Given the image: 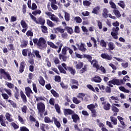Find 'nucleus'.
I'll return each mask as SVG.
<instances>
[{
	"label": "nucleus",
	"instance_id": "6",
	"mask_svg": "<svg viewBox=\"0 0 131 131\" xmlns=\"http://www.w3.org/2000/svg\"><path fill=\"white\" fill-rule=\"evenodd\" d=\"M22 54L24 57H29V58H33L34 57H35V55L34 54H33L32 53H31V49H25L22 50Z\"/></svg>",
	"mask_w": 131,
	"mask_h": 131
},
{
	"label": "nucleus",
	"instance_id": "23",
	"mask_svg": "<svg viewBox=\"0 0 131 131\" xmlns=\"http://www.w3.org/2000/svg\"><path fill=\"white\" fill-rule=\"evenodd\" d=\"M83 58H86L90 63L92 62L93 57L89 54H83Z\"/></svg>",
	"mask_w": 131,
	"mask_h": 131
},
{
	"label": "nucleus",
	"instance_id": "1",
	"mask_svg": "<svg viewBox=\"0 0 131 131\" xmlns=\"http://www.w3.org/2000/svg\"><path fill=\"white\" fill-rule=\"evenodd\" d=\"M37 109L40 117H43V113L46 112V105L42 102H39L37 104Z\"/></svg>",
	"mask_w": 131,
	"mask_h": 131
},
{
	"label": "nucleus",
	"instance_id": "44",
	"mask_svg": "<svg viewBox=\"0 0 131 131\" xmlns=\"http://www.w3.org/2000/svg\"><path fill=\"white\" fill-rule=\"evenodd\" d=\"M79 50L81 52H85V51H86V48H84V44L81 43L79 48Z\"/></svg>",
	"mask_w": 131,
	"mask_h": 131
},
{
	"label": "nucleus",
	"instance_id": "58",
	"mask_svg": "<svg viewBox=\"0 0 131 131\" xmlns=\"http://www.w3.org/2000/svg\"><path fill=\"white\" fill-rule=\"evenodd\" d=\"M8 102L10 103V104L12 106L13 108H16L17 107V104L13 101V100H8Z\"/></svg>",
	"mask_w": 131,
	"mask_h": 131
},
{
	"label": "nucleus",
	"instance_id": "37",
	"mask_svg": "<svg viewBox=\"0 0 131 131\" xmlns=\"http://www.w3.org/2000/svg\"><path fill=\"white\" fill-rule=\"evenodd\" d=\"M28 45V40H23V44L20 45V48L23 49V48H26Z\"/></svg>",
	"mask_w": 131,
	"mask_h": 131
},
{
	"label": "nucleus",
	"instance_id": "14",
	"mask_svg": "<svg viewBox=\"0 0 131 131\" xmlns=\"http://www.w3.org/2000/svg\"><path fill=\"white\" fill-rule=\"evenodd\" d=\"M25 91L26 96L28 97V98H30V97H31V94H33V92H32V90H31V89L30 88L29 86H28L25 88Z\"/></svg>",
	"mask_w": 131,
	"mask_h": 131
},
{
	"label": "nucleus",
	"instance_id": "40",
	"mask_svg": "<svg viewBox=\"0 0 131 131\" xmlns=\"http://www.w3.org/2000/svg\"><path fill=\"white\" fill-rule=\"evenodd\" d=\"M87 66H88L86 64H85L83 66V68H82L81 70H80L79 73L80 74H82L83 73H84V72H85V71L88 70Z\"/></svg>",
	"mask_w": 131,
	"mask_h": 131
},
{
	"label": "nucleus",
	"instance_id": "27",
	"mask_svg": "<svg viewBox=\"0 0 131 131\" xmlns=\"http://www.w3.org/2000/svg\"><path fill=\"white\" fill-rule=\"evenodd\" d=\"M33 53L36 56V58L37 59H41V56L39 54V51L38 50H33Z\"/></svg>",
	"mask_w": 131,
	"mask_h": 131
},
{
	"label": "nucleus",
	"instance_id": "30",
	"mask_svg": "<svg viewBox=\"0 0 131 131\" xmlns=\"http://www.w3.org/2000/svg\"><path fill=\"white\" fill-rule=\"evenodd\" d=\"M111 34L114 39H118V35L119 34L118 32H111Z\"/></svg>",
	"mask_w": 131,
	"mask_h": 131
},
{
	"label": "nucleus",
	"instance_id": "15",
	"mask_svg": "<svg viewBox=\"0 0 131 131\" xmlns=\"http://www.w3.org/2000/svg\"><path fill=\"white\" fill-rule=\"evenodd\" d=\"M101 104L103 105V109L104 110H106V111L110 110V108H111V104H110V103H106V102H102Z\"/></svg>",
	"mask_w": 131,
	"mask_h": 131
},
{
	"label": "nucleus",
	"instance_id": "31",
	"mask_svg": "<svg viewBox=\"0 0 131 131\" xmlns=\"http://www.w3.org/2000/svg\"><path fill=\"white\" fill-rule=\"evenodd\" d=\"M54 31L55 33H58V32H60V33H64V32H65V30L64 29H61L60 28L58 27L55 28Z\"/></svg>",
	"mask_w": 131,
	"mask_h": 131
},
{
	"label": "nucleus",
	"instance_id": "12",
	"mask_svg": "<svg viewBox=\"0 0 131 131\" xmlns=\"http://www.w3.org/2000/svg\"><path fill=\"white\" fill-rule=\"evenodd\" d=\"M100 57L102 59H105V60H108L109 61L112 60V56H111V55H109L107 53H102Z\"/></svg>",
	"mask_w": 131,
	"mask_h": 131
},
{
	"label": "nucleus",
	"instance_id": "33",
	"mask_svg": "<svg viewBox=\"0 0 131 131\" xmlns=\"http://www.w3.org/2000/svg\"><path fill=\"white\" fill-rule=\"evenodd\" d=\"M51 93L55 98H59L60 97V95L54 89L51 90Z\"/></svg>",
	"mask_w": 131,
	"mask_h": 131
},
{
	"label": "nucleus",
	"instance_id": "7",
	"mask_svg": "<svg viewBox=\"0 0 131 131\" xmlns=\"http://www.w3.org/2000/svg\"><path fill=\"white\" fill-rule=\"evenodd\" d=\"M70 85L71 86L72 90H77L79 83L78 80L74 79H71L70 80Z\"/></svg>",
	"mask_w": 131,
	"mask_h": 131
},
{
	"label": "nucleus",
	"instance_id": "5",
	"mask_svg": "<svg viewBox=\"0 0 131 131\" xmlns=\"http://www.w3.org/2000/svg\"><path fill=\"white\" fill-rule=\"evenodd\" d=\"M108 83L114 85H122V84H124V81L123 79L113 78L112 80L108 81Z\"/></svg>",
	"mask_w": 131,
	"mask_h": 131
},
{
	"label": "nucleus",
	"instance_id": "29",
	"mask_svg": "<svg viewBox=\"0 0 131 131\" xmlns=\"http://www.w3.org/2000/svg\"><path fill=\"white\" fill-rule=\"evenodd\" d=\"M54 108H55L56 112L58 114H61V109L60 108V105H59V104L58 103H56L54 105Z\"/></svg>",
	"mask_w": 131,
	"mask_h": 131
},
{
	"label": "nucleus",
	"instance_id": "52",
	"mask_svg": "<svg viewBox=\"0 0 131 131\" xmlns=\"http://www.w3.org/2000/svg\"><path fill=\"white\" fill-rule=\"evenodd\" d=\"M91 39L94 42V48H98V45H97V40L93 37H91Z\"/></svg>",
	"mask_w": 131,
	"mask_h": 131
},
{
	"label": "nucleus",
	"instance_id": "38",
	"mask_svg": "<svg viewBox=\"0 0 131 131\" xmlns=\"http://www.w3.org/2000/svg\"><path fill=\"white\" fill-rule=\"evenodd\" d=\"M65 29L67 30L68 33L69 34H72L73 33V29L70 27H66Z\"/></svg>",
	"mask_w": 131,
	"mask_h": 131
},
{
	"label": "nucleus",
	"instance_id": "28",
	"mask_svg": "<svg viewBox=\"0 0 131 131\" xmlns=\"http://www.w3.org/2000/svg\"><path fill=\"white\" fill-rule=\"evenodd\" d=\"M34 98L36 99V102H39V101H46V99H47L46 97L43 96H39L37 97L36 96H34Z\"/></svg>",
	"mask_w": 131,
	"mask_h": 131
},
{
	"label": "nucleus",
	"instance_id": "61",
	"mask_svg": "<svg viewBox=\"0 0 131 131\" xmlns=\"http://www.w3.org/2000/svg\"><path fill=\"white\" fill-rule=\"evenodd\" d=\"M74 32L75 33H80V28L78 26H76L74 29Z\"/></svg>",
	"mask_w": 131,
	"mask_h": 131
},
{
	"label": "nucleus",
	"instance_id": "64",
	"mask_svg": "<svg viewBox=\"0 0 131 131\" xmlns=\"http://www.w3.org/2000/svg\"><path fill=\"white\" fill-rule=\"evenodd\" d=\"M49 103L52 106H55V99L51 98L49 100Z\"/></svg>",
	"mask_w": 131,
	"mask_h": 131
},
{
	"label": "nucleus",
	"instance_id": "18",
	"mask_svg": "<svg viewBox=\"0 0 131 131\" xmlns=\"http://www.w3.org/2000/svg\"><path fill=\"white\" fill-rule=\"evenodd\" d=\"M52 119L53 120L54 124L56 125V126L58 128H60V127H61V123H60V121L58 120V119L55 117H53Z\"/></svg>",
	"mask_w": 131,
	"mask_h": 131
},
{
	"label": "nucleus",
	"instance_id": "46",
	"mask_svg": "<svg viewBox=\"0 0 131 131\" xmlns=\"http://www.w3.org/2000/svg\"><path fill=\"white\" fill-rule=\"evenodd\" d=\"M113 13L115 14L117 18H120V17H121V14H120V12L119 10H114Z\"/></svg>",
	"mask_w": 131,
	"mask_h": 131
},
{
	"label": "nucleus",
	"instance_id": "13",
	"mask_svg": "<svg viewBox=\"0 0 131 131\" xmlns=\"http://www.w3.org/2000/svg\"><path fill=\"white\" fill-rule=\"evenodd\" d=\"M19 94L20 97L21 98V100H23V102L26 104V103H27V98L26 97V95L24 94V92H23L22 90L20 91Z\"/></svg>",
	"mask_w": 131,
	"mask_h": 131
},
{
	"label": "nucleus",
	"instance_id": "16",
	"mask_svg": "<svg viewBox=\"0 0 131 131\" xmlns=\"http://www.w3.org/2000/svg\"><path fill=\"white\" fill-rule=\"evenodd\" d=\"M72 119H73V122L75 123H77V121H79L80 119L78 115L76 114H74L72 115Z\"/></svg>",
	"mask_w": 131,
	"mask_h": 131
},
{
	"label": "nucleus",
	"instance_id": "34",
	"mask_svg": "<svg viewBox=\"0 0 131 131\" xmlns=\"http://www.w3.org/2000/svg\"><path fill=\"white\" fill-rule=\"evenodd\" d=\"M48 45L52 49H57L59 48L58 46H56L53 42H48Z\"/></svg>",
	"mask_w": 131,
	"mask_h": 131
},
{
	"label": "nucleus",
	"instance_id": "39",
	"mask_svg": "<svg viewBox=\"0 0 131 131\" xmlns=\"http://www.w3.org/2000/svg\"><path fill=\"white\" fill-rule=\"evenodd\" d=\"M52 21H55L56 22H59V18L55 15V14H52L50 17Z\"/></svg>",
	"mask_w": 131,
	"mask_h": 131
},
{
	"label": "nucleus",
	"instance_id": "43",
	"mask_svg": "<svg viewBox=\"0 0 131 131\" xmlns=\"http://www.w3.org/2000/svg\"><path fill=\"white\" fill-rule=\"evenodd\" d=\"M58 69L59 70L60 73H63V74H66L67 72L61 66V65H59L58 66Z\"/></svg>",
	"mask_w": 131,
	"mask_h": 131
},
{
	"label": "nucleus",
	"instance_id": "53",
	"mask_svg": "<svg viewBox=\"0 0 131 131\" xmlns=\"http://www.w3.org/2000/svg\"><path fill=\"white\" fill-rule=\"evenodd\" d=\"M74 20L76 21V23H81V22H82V19L79 16L75 17Z\"/></svg>",
	"mask_w": 131,
	"mask_h": 131
},
{
	"label": "nucleus",
	"instance_id": "55",
	"mask_svg": "<svg viewBox=\"0 0 131 131\" xmlns=\"http://www.w3.org/2000/svg\"><path fill=\"white\" fill-rule=\"evenodd\" d=\"M9 51H15V48H14V45L11 43L7 46Z\"/></svg>",
	"mask_w": 131,
	"mask_h": 131
},
{
	"label": "nucleus",
	"instance_id": "8",
	"mask_svg": "<svg viewBox=\"0 0 131 131\" xmlns=\"http://www.w3.org/2000/svg\"><path fill=\"white\" fill-rule=\"evenodd\" d=\"M61 66L64 69L67 71H69L72 75H75V73H76V71L75 69H73V68L71 67H67V65L65 63H63L61 64Z\"/></svg>",
	"mask_w": 131,
	"mask_h": 131
},
{
	"label": "nucleus",
	"instance_id": "35",
	"mask_svg": "<svg viewBox=\"0 0 131 131\" xmlns=\"http://www.w3.org/2000/svg\"><path fill=\"white\" fill-rule=\"evenodd\" d=\"M44 121L46 123H53V122H54L53 121L51 120L49 117H45L44 118Z\"/></svg>",
	"mask_w": 131,
	"mask_h": 131
},
{
	"label": "nucleus",
	"instance_id": "63",
	"mask_svg": "<svg viewBox=\"0 0 131 131\" xmlns=\"http://www.w3.org/2000/svg\"><path fill=\"white\" fill-rule=\"evenodd\" d=\"M26 35L28 37H29V36H33V32H32L31 30H28L26 33Z\"/></svg>",
	"mask_w": 131,
	"mask_h": 131
},
{
	"label": "nucleus",
	"instance_id": "57",
	"mask_svg": "<svg viewBox=\"0 0 131 131\" xmlns=\"http://www.w3.org/2000/svg\"><path fill=\"white\" fill-rule=\"evenodd\" d=\"M112 111L113 112H119V109L115 105H113V104L112 105Z\"/></svg>",
	"mask_w": 131,
	"mask_h": 131
},
{
	"label": "nucleus",
	"instance_id": "48",
	"mask_svg": "<svg viewBox=\"0 0 131 131\" xmlns=\"http://www.w3.org/2000/svg\"><path fill=\"white\" fill-rule=\"evenodd\" d=\"M118 5L122 8V9H124L125 8V4H124V2L123 1H120L119 3H118Z\"/></svg>",
	"mask_w": 131,
	"mask_h": 131
},
{
	"label": "nucleus",
	"instance_id": "11",
	"mask_svg": "<svg viewBox=\"0 0 131 131\" xmlns=\"http://www.w3.org/2000/svg\"><path fill=\"white\" fill-rule=\"evenodd\" d=\"M25 66H26V63H25V61H23L20 63L19 69V73H23V72H24Z\"/></svg>",
	"mask_w": 131,
	"mask_h": 131
},
{
	"label": "nucleus",
	"instance_id": "62",
	"mask_svg": "<svg viewBox=\"0 0 131 131\" xmlns=\"http://www.w3.org/2000/svg\"><path fill=\"white\" fill-rule=\"evenodd\" d=\"M73 102L74 103V104H79L80 103V101L77 99V98L76 97H73Z\"/></svg>",
	"mask_w": 131,
	"mask_h": 131
},
{
	"label": "nucleus",
	"instance_id": "59",
	"mask_svg": "<svg viewBox=\"0 0 131 131\" xmlns=\"http://www.w3.org/2000/svg\"><path fill=\"white\" fill-rule=\"evenodd\" d=\"M27 110H28V108H27V106L26 105H24L21 107V111L22 112H23V113H25V114H26Z\"/></svg>",
	"mask_w": 131,
	"mask_h": 131
},
{
	"label": "nucleus",
	"instance_id": "56",
	"mask_svg": "<svg viewBox=\"0 0 131 131\" xmlns=\"http://www.w3.org/2000/svg\"><path fill=\"white\" fill-rule=\"evenodd\" d=\"M47 24L49 27H54V24L50 19L47 20Z\"/></svg>",
	"mask_w": 131,
	"mask_h": 131
},
{
	"label": "nucleus",
	"instance_id": "25",
	"mask_svg": "<svg viewBox=\"0 0 131 131\" xmlns=\"http://www.w3.org/2000/svg\"><path fill=\"white\" fill-rule=\"evenodd\" d=\"M108 50L110 51H113L115 49V45L113 42H110L108 43Z\"/></svg>",
	"mask_w": 131,
	"mask_h": 131
},
{
	"label": "nucleus",
	"instance_id": "20",
	"mask_svg": "<svg viewBox=\"0 0 131 131\" xmlns=\"http://www.w3.org/2000/svg\"><path fill=\"white\" fill-rule=\"evenodd\" d=\"M91 81H94L95 82L100 83L102 81V79L99 76H95L91 79Z\"/></svg>",
	"mask_w": 131,
	"mask_h": 131
},
{
	"label": "nucleus",
	"instance_id": "32",
	"mask_svg": "<svg viewBox=\"0 0 131 131\" xmlns=\"http://www.w3.org/2000/svg\"><path fill=\"white\" fill-rule=\"evenodd\" d=\"M83 67V62H79L76 65V69H79L80 70Z\"/></svg>",
	"mask_w": 131,
	"mask_h": 131
},
{
	"label": "nucleus",
	"instance_id": "3",
	"mask_svg": "<svg viewBox=\"0 0 131 131\" xmlns=\"http://www.w3.org/2000/svg\"><path fill=\"white\" fill-rule=\"evenodd\" d=\"M29 15L31 18V19H32L33 21H34V22H35L36 24H40L42 26L45 25V24H46V19H45V18L40 17L38 18L37 20H36V17L33 16L32 14H31V13H29Z\"/></svg>",
	"mask_w": 131,
	"mask_h": 131
},
{
	"label": "nucleus",
	"instance_id": "42",
	"mask_svg": "<svg viewBox=\"0 0 131 131\" xmlns=\"http://www.w3.org/2000/svg\"><path fill=\"white\" fill-rule=\"evenodd\" d=\"M100 45L102 48H106L107 43L105 41L104 39H101L100 41Z\"/></svg>",
	"mask_w": 131,
	"mask_h": 131
},
{
	"label": "nucleus",
	"instance_id": "22",
	"mask_svg": "<svg viewBox=\"0 0 131 131\" xmlns=\"http://www.w3.org/2000/svg\"><path fill=\"white\" fill-rule=\"evenodd\" d=\"M11 114H10V113H6V115H5V117L7 119V120H8V121H9V122H13V121H14V120L13 119V118H11Z\"/></svg>",
	"mask_w": 131,
	"mask_h": 131
},
{
	"label": "nucleus",
	"instance_id": "19",
	"mask_svg": "<svg viewBox=\"0 0 131 131\" xmlns=\"http://www.w3.org/2000/svg\"><path fill=\"white\" fill-rule=\"evenodd\" d=\"M15 90V92H14V98H15L17 101L19 100V98H20V95L19 94V89L17 86H15L14 88Z\"/></svg>",
	"mask_w": 131,
	"mask_h": 131
},
{
	"label": "nucleus",
	"instance_id": "10",
	"mask_svg": "<svg viewBox=\"0 0 131 131\" xmlns=\"http://www.w3.org/2000/svg\"><path fill=\"white\" fill-rule=\"evenodd\" d=\"M74 111L70 108H64L63 110V114L65 116H67V115H72L74 114Z\"/></svg>",
	"mask_w": 131,
	"mask_h": 131
},
{
	"label": "nucleus",
	"instance_id": "45",
	"mask_svg": "<svg viewBox=\"0 0 131 131\" xmlns=\"http://www.w3.org/2000/svg\"><path fill=\"white\" fill-rule=\"evenodd\" d=\"M83 5L84 7H90L92 5V3H91V1L85 0L83 2Z\"/></svg>",
	"mask_w": 131,
	"mask_h": 131
},
{
	"label": "nucleus",
	"instance_id": "17",
	"mask_svg": "<svg viewBox=\"0 0 131 131\" xmlns=\"http://www.w3.org/2000/svg\"><path fill=\"white\" fill-rule=\"evenodd\" d=\"M92 65H93V67L94 68H96L97 71L99 70V67H100V66L99 65V63L98 62V61L96 59H93L92 60V62H91Z\"/></svg>",
	"mask_w": 131,
	"mask_h": 131
},
{
	"label": "nucleus",
	"instance_id": "54",
	"mask_svg": "<svg viewBox=\"0 0 131 131\" xmlns=\"http://www.w3.org/2000/svg\"><path fill=\"white\" fill-rule=\"evenodd\" d=\"M87 108L88 109H89L90 111H91L92 110H94L95 108H96V106H95V104H91L88 105L87 106Z\"/></svg>",
	"mask_w": 131,
	"mask_h": 131
},
{
	"label": "nucleus",
	"instance_id": "9",
	"mask_svg": "<svg viewBox=\"0 0 131 131\" xmlns=\"http://www.w3.org/2000/svg\"><path fill=\"white\" fill-rule=\"evenodd\" d=\"M0 74L6 75L7 79L8 80H12V78H11V76L10 75V74H9V72H6L4 69H0Z\"/></svg>",
	"mask_w": 131,
	"mask_h": 131
},
{
	"label": "nucleus",
	"instance_id": "4",
	"mask_svg": "<svg viewBox=\"0 0 131 131\" xmlns=\"http://www.w3.org/2000/svg\"><path fill=\"white\" fill-rule=\"evenodd\" d=\"M67 51H68V47L65 46L64 47L61 51V54H59L58 56L60 59V60H62L63 61V62H66L67 60V56H66V55H67Z\"/></svg>",
	"mask_w": 131,
	"mask_h": 131
},
{
	"label": "nucleus",
	"instance_id": "51",
	"mask_svg": "<svg viewBox=\"0 0 131 131\" xmlns=\"http://www.w3.org/2000/svg\"><path fill=\"white\" fill-rule=\"evenodd\" d=\"M85 96V94H84V93H79L77 96V98H78V99H81L82 101H83V97Z\"/></svg>",
	"mask_w": 131,
	"mask_h": 131
},
{
	"label": "nucleus",
	"instance_id": "50",
	"mask_svg": "<svg viewBox=\"0 0 131 131\" xmlns=\"http://www.w3.org/2000/svg\"><path fill=\"white\" fill-rule=\"evenodd\" d=\"M20 25L23 28H28V27L27 26V24H26V22H25V21L24 20H21Z\"/></svg>",
	"mask_w": 131,
	"mask_h": 131
},
{
	"label": "nucleus",
	"instance_id": "26",
	"mask_svg": "<svg viewBox=\"0 0 131 131\" xmlns=\"http://www.w3.org/2000/svg\"><path fill=\"white\" fill-rule=\"evenodd\" d=\"M4 116L1 115H0V123L2 126L6 127L7 126V125H6V121L4 120Z\"/></svg>",
	"mask_w": 131,
	"mask_h": 131
},
{
	"label": "nucleus",
	"instance_id": "47",
	"mask_svg": "<svg viewBox=\"0 0 131 131\" xmlns=\"http://www.w3.org/2000/svg\"><path fill=\"white\" fill-rule=\"evenodd\" d=\"M117 118L118 120L120 121V123H121V124L123 125V126H124V125H125V123H124V122H123V121H122L123 120V118H122V117H120V116H118Z\"/></svg>",
	"mask_w": 131,
	"mask_h": 131
},
{
	"label": "nucleus",
	"instance_id": "21",
	"mask_svg": "<svg viewBox=\"0 0 131 131\" xmlns=\"http://www.w3.org/2000/svg\"><path fill=\"white\" fill-rule=\"evenodd\" d=\"M100 6H96L95 8H93V10L92 11V13L95 14V15H98V14H100Z\"/></svg>",
	"mask_w": 131,
	"mask_h": 131
},
{
	"label": "nucleus",
	"instance_id": "60",
	"mask_svg": "<svg viewBox=\"0 0 131 131\" xmlns=\"http://www.w3.org/2000/svg\"><path fill=\"white\" fill-rule=\"evenodd\" d=\"M32 14L33 15H34V16H36V15H37V14H39V15H40V14H41V11H40V10L34 11L32 12Z\"/></svg>",
	"mask_w": 131,
	"mask_h": 131
},
{
	"label": "nucleus",
	"instance_id": "49",
	"mask_svg": "<svg viewBox=\"0 0 131 131\" xmlns=\"http://www.w3.org/2000/svg\"><path fill=\"white\" fill-rule=\"evenodd\" d=\"M64 18L66 21H70V14H69V13H68V12H65L64 13Z\"/></svg>",
	"mask_w": 131,
	"mask_h": 131
},
{
	"label": "nucleus",
	"instance_id": "2",
	"mask_svg": "<svg viewBox=\"0 0 131 131\" xmlns=\"http://www.w3.org/2000/svg\"><path fill=\"white\" fill-rule=\"evenodd\" d=\"M37 47L38 49H39L40 50H45L47 47V41H46V39L43 37H40L38 39Z\"/></svg>",
	"mask_w": 131,
	"mask_h": 131
},
{
	"label": "nucleus",
	"instance_id": "24",
	"mask_svg": "<svg viewBox=\"0 0 131 131\" xmlns=\"http://www.w3.org/2000/svg\"><path fill=\"white\" fill-rule=\"evenodd\" d=\"M39 83L42 85V86H45V84H46V80H45V79H43V77L41 76H39Z\"/></svg>",
	"mask_w": 131,
	"mask_h": 131
},
{
	"label": "nucleus",
	"instance_id": "41",
	"mask_svg": "<svg viewBox=\"0 0 131 131\" xmlns=\"http://www.w3.org/2000/svg\"><path fill=\"white\" fill-rule=\"evenodd\" d=\"M110 119L114 125H116L117 124V119L116 118L111 116Z\"/></svg>",
	"mask_w": 131,
	"mask_h": 131
},
{
	"label": "nucleus",
	"instance_id": "36",
	"mask_svg": "<svg viewBox=\"0 0 131 131\" xmlns=\"http://www.w3.org/2000/svg\"><path fill=\"white\" fill-rule=\"evenodd\" d=\"M40 28L43 33H48V27H47L45 25L41 26Z\"/></svg>",
	"mask_w": 131,
	"mask_h": 131
}]
</instances>
